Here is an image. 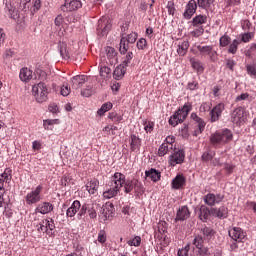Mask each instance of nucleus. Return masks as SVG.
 <instances>
[{
	"label": "nucleus",
	"instance_id": "obj_1",
	"mask_svg": "<svg viewBox=\"0 0 256 256\" xmlns=\"http://www.w3.org/2000/svg\"><path fill=\"white\" fill-rule=\"evenodd\" d=\"M231 141H233V132L227 128L218 130L210 135V143L213 147H221L231 143Z\"/></svg>",
	"mask_w": 256,
	"mask_h": 256
},
{
	"label": "nucleus",
	"instance_id": "obj_2",
	"mask_svg": "<svg viewBox=\"0 0 256 256\" xmlns=\"http://www.w3.org/2000/svg\"><path fill=\"white\" fill-rule=\"evenodd\" d=\"M193 111V104L185 103L182 108H179L169 119V125L172 127H177L178 123H183L187 117H189V113Z\"/></svg>",
	"mask_w": 256,
	"mask_h": 256
},
{
	"label": "nucleus",
	"instance_id": "obj_3",
	"mask_svg": "<svg viewBox=\"0 0 256 256\" xmlns=\"http://www.w3.org/2000/svg\"><path fill=\"white\" fill-rule=\"evenodd\" d=\"M32 95L37 103H45L48 99L49 89H47V85L43 82L34 84L32 86Z\"/></svg>",
	"mask_w": 256,
	"mask_h": 256
},
{
	"label": "nucleus",
	"instance_id": "obj_4",
	"mask_svg": "<svg viewBox=\"0 0 256 256\" xmlns=\"http://www.w3.org/2000/svg\"><path fill=\"white\" fill-rule=\"evenodd\" d=\"M99 209V204H89L84 203L77 213V219H82L84 215L88 214L90 219H97V210Z\"/></svg>",
	"mask_w": 256,
	"mask_h": 256
},
{
	"label": "nucleus",
	"instance_id": "obj_5",
	"mask_svg": "<svg viewBox=\"0 0 256 256\" xmlns=\"http://www.w3.org/2000/svg\"><path fill=\"white\" fill-rule=\"evenodd\" d=\"M41 193H43L42 185H38L34 190L28 192L24 197L26 205H37V203L41 202L43 199Z\"/></svg>",
	"mask_w": 256,
	"mask_h": 256
},
{
	"label": "nucleus",
	"instance_id": "obj_6",
	"mask_svg": "<svg viewBox=\"0 0 256 256\" xmlns=\"http://www.w3.org/2000/svg\"><path fill=\"white\" fill-rule=\"evenodd\" d=\"M131 191H135V193H145V187H143V183L135 178L126 180L124 183V193L129 194Z\"/></svg>",
	"mask_w": 256,
	"mask_h": 256
},
{
	"label": "nucleus",
	"instance_id": "obj_7",
	"mask_svg": "<svg viewBox=\"0 0 256 256\" xmlns=\"http://www.w3.org/2000/svg\"><path fill=\"white\" fill-rule=\"evenodd\" d=\"M111 21L106 17H102L98 20L96 33L99 37H105L111 31Z\"/></svg>",
	"mask_w": 256,
	"mask_h": 256
},
{
	"label": "nucleus",
	"instance_id": "obj_8",
	"mask_svg": "<svg viewBox=\"0 0 256 256\" xmlns=\"http://www.w3.org/2000/svg\"><path fill=\"white\" fill-rule=\"evenodd\" d=\"M197 50L199 51L200 55H202V57H209L210 61L213 63L217 61L218 54L213 45H198Z\"/></svg>",
	"mask_w": 256,
	"mask_h": 256
},
{
	"label": "nucleus",
	"instance_id": "obj_9",
	"mask_svg": "<svg viewBox=\"0 0 256 256\" xmlns=\"http://www.w3.org/2000/svg\"><path fill=\"white\" fill-rule=\"evenodd\" d=\"M190 119H192V121H194V123H196L197 128L194 130V137H198V135H201V133H203V131H205V127L207 125V122H205V120H203V118L199 117V115H197V113L192 112L190 115Z\"/></svg>",
	"mask_w": 256,
	"mask_h": 256
},
{
	"label": "nucleus",
	"instance_id": "obj_10",
	"mask_svg": "<svg viewBox=\"0 0 256 256\" xmlns=\"http://www.w3.org/2000/svg\"><path fill=\"white\" fill-rule=\"evenodd\" d=\"M190 119H192V121H194V123H196L197 128L194 130V137H198V135H201V133H203V131H205V127L207 125V122H205V120H203V118L199 117V115H197V113L192 112L190 115Z\"/></svg>",
	"mask_w": 256,
	"mask_h": 256
},
{
	"label": "nucleus",
	"instance_id": "obj_11",
	"mask_svg": "<svg viewBox=\"0 0 256 256\" xmlns=\"http://www.w3.org/2000/svg\"><path fill=\"white\" fill-rule=\"evenodd\" d=\"M125 181H127L125 178V174L121 172H116L110 178V187H115L116 189L121 191V188H123L125 185Z\"/></svg>",
	"mask_w": 256,
	"mask_h": 256
},
{
	"label": "nucleus",
	"instance_id": "obj_12",
	"mask_svg": "<svg viewBox=\"0 0 256 256\" xmlns=\"http://www.w3.org/2000/svg\"><path fill=\"white\" fill-rule=\"evenodd\" d=\"M81 7H83L81 0H64V4L61 6V11L64 13L78 11Z\"/></svg>",
	"mask_w": 256,
	"mask_h": 256
},
{
	"label": "nucleus",
	"instance_id": "obj_13",
	"mask_svg": "<svg viewBox=\"0 0 256 256\" xmlns=\"http://www.w3.org/2000/svg\"><path fill=\"white\" fill-rule=\"evenodd\" d=\"M224 199L225 195L221 193L216 195L213 193H208L204 198V202L209 207H215V205H219V203H221V201H223Z\"/></svg>",
	"mask_w": 256,
	"mask_h": 256
},
{
	"label": "nucleus",
	"instance_id": "obj_14",
	"mask_svg": "<svg viewBox=\"0 0 256 256\" xmlns=\"http://www.w3.org/2000/svg\"><path fill=\"white\" fill-rule=\"evenodd\" d=\"M223 111H225V104L219 103L214 106L210 111V123H217L219 119H221V115H223Z\"/></svg>",
	"mask_w": 256,
	"mask_h": 256
},
{
	"label": "nucleus",
	"instance_id": "obj_15",
	"mask_svg": "<svg viewBox=\"0 0 256 256\" xmlns=\"http://www.w3.org/2000/svg\"><path fill=\"white\" fill-rule=\"evenodd\" d=\"M231 121L235 125H241L245 121V108L237 107L231 113Z\"/></svg>",
	"mask_w": 256,
	"mask_h": 256
},
{
	"label": "nucleus",
	"instance_id": "obj_16",
	"mask_svg": "<svg viewBox=\"0 0 256 256\" xmlns=\"http://www.w3.org/2000/svg\"><path fill=\"white\" fill-rule=\"evenodd\" d=\"M141 145H143L141 138L136 134H131L129 137L130 151H132V153H139V151H141Z\"/></svg>",
	"mask_w": 256,
	"mask_h": 256
},
{
	"label": "nucleus",
	"instance_id": "obj_17",
	"mask_svg": "<svg viewBox=\"0 0 256 256\" xmlns=\"http://www.w3.org/2000/svg\"><path fill=\"white\" fill-rule=\"evenodd\" d=\"M197 1L195 0H190L186 6H185V11L182 14L183 17L189 21V19H191L193 17V15H195V13H197Z\"/></svg>",
	"mask_w": 256,
	"mask_h": 256
},
{
	"label": "nucleus",
	"instance_id": "obj_18",
	"mask_svg": "<svg viewBox=\"0 0 256 256\" xmlns=\"http://www.w3.org/2000/svg\"><path fill=\"white\" fill-rule=\"evenodd\" d=\"M229 237L233 239V241H237L238 243L243 242V239L247 237V233L243 231L240 227H234L231 230H229Z\"/></svg>",
	"mask_w": 256,
	"mask_h": 256
},
{
	"label": "nucleus",
	"instance_id": "obj_19",
	"mask_svg": "<svg viewBox=\"0 0 256 256\" xmlns=\"http://www.w3.org/2000/svg\"><path fill=\"white\" fill-rule=\"evenodd\" d=\"M183 161H185V151L179 150L170 156L169 164L175 167V165H181Z\"/></svg>",
	"mask_w": 256,
	"mask_h": 256
},
{
	"label": "nucleus",
	"instance_id": "obj_20",
	"mask_svg": "<svg viewBox=\"0 0 256 256\" xmlns=\"http://www.w3.org/2000/svg\"><path fill=\"white\" fill-rule=\"evenodd\" d=\"M104 55L107 57L108 59V63L110 65H117V50H115V48L111 47V46H107L104 50Z\"/></svg>",
	"mask_w": 256,
	"mask_h": 256
},
{
	"label": "nucleus",
	"instance_id": "obj_21",
	"mask_svg": "<svg viewBox=\"0 0 256 256\" xmlns=\"http://www.w3.org/2000/svg\"><path fill=\"white\" fill-rule=\"evenodd\" d=\"M12 170L6 168L2 174H0V191H5V183H11L13 176L11 175Z\"/></svg>",
	"mask_w": 256,
	"mask_h": 256
},
{
	"label": "nucleus",
	"instance_id": "obj_22",
	"mask_svg": "<svg viewBox=\"0 0 256 256\" xmlns=\"http://www.w3.org/2000/svg\"><path fill=\"white\" fill-rule=\"evenodd\" d=\"M53 211V204L49 202H43L39 204L32 215H37V213H41V215H47V213H51Z\"/></svg>",
	"mask_w": 256,
	"mask_h": 256
},
{
	"label": "nucleus",
	"instance_id": "obj_23",
	"mask_svg": "<svg viewBox=\"0 0 256 256\" xmlns=\"http://www.w3.org/2000/svg\"><path fill=\"white\" fill-rule=\"evenodd\" d=\"M212 217H217L218 219H227L229 215V209L225 206L219 208H211Z\"/></svg>",
	"mask_w": 256,
	"mask_h": 256
},
{
	"label": "nucleus",
	"instance_id": "obj_24",
	"mask_svg": "<svg viewBox=\"0 0 256 256\" xmlns=\"http://www.w3.org/2000/svg\"><path fill=\"white\" fill-rule=\"evenodd\" d=\"M81 202L79 200H75L69 208L66 210V217L73 218L81 211Z\"/></svg>",
	"mask_w": 256,
	"mask_h": 256
},
{
	"label": "nucleus",
	"instance_id": "obj_25",
	"mask_svg": "<svg viewBox=\"0 0 256 256\" xmlns=\"http://www.w3.org/2000/svg\"><path fill=\"white\" fill-rule=\"evenodd\" d=\"M89 78L85 75H77L72 77L71 83H72V88L73 89H79L84 85V83H87V80Z\"/></svg>",
	"mask_w": 256,
	"mask_h": 256
},
{
	"label": "nucleus",
	"instance_id": "obj_26",
	"mask_svg": "<svg viewBox=\"0 0 256 256\" xmlns=\"http://www.w3.org/2000/svg\"><path fill=\"white\" fill-rule=\"evenodd\" d=\"M185 183H187L185 176H183V174H178L171 182L172 189H181L185 187Z\"/></svg>",
	"mask_w": 256,
	"mask_h": 256
},
{
	"label": "nucleus",
	"instance_id": "obj_27",
	"mask_svg": "<svg viewBox=\"0 0 256 256\" xmlns=\"http://www.w3.org/2000/svg\"><path fill=\"white\" fill-rule=\"evenodd\" d=\"M191 217V212L189 211V207L182 206L177 214H176V221H185Z\"/></svg>",
	"mask_w": 256,
	"mask_h": 256
},
{
	"label": "nucleus",
	"instance_id": "obj_28",
	"mask_svg": "<svg viewBox=\"0 0 256 256\" xmlns=\"http://www.w3.org/2000/svg\"><path fill=\"white\" fill-rule=\"evenodd\" d=\"M145 175L148 179H151L154 183L161 180V172L156 170L155 168H151L150 170L145 171Z\"/></svg>",
	"mask_w": 256,
	"mask_h": 256
},
{
	"label": "nucleus",
	"instance_id": "obj_29",
	"mask_svg": "<svg viewBox=\"0 0 256 256\" xmlns=\"http://www.w3.org/2000/svg\"><path fill=\"white\" fill-rule=\"evenodd\" d=\"M200 233H202V239H204V241H211V239L215 237V230L211 227L205 226L201 228Z\"/></svg>",
	"mask_w": 256,
	"mask_h": 256
},
{
	"label": "nucleus",
	"instance_id": "obj_30",
	"mask_svg": "<svg viewBox=\"0 0 256 256\" xmlns=\"http://www.w3.org/2000/svg\"><path fill=\"white\" fill-rule=\"evenodd\" d=\"M20 81L27 83V81H31L33 79V71L27 67H24L20 70Z\"/></svg>",
	"mask_w": 256,
	"mask_h": 256
},
{
	"label": "nucleus",
	"instance_id": "obj_31",
	"mask_svg": "<svg viewBox=\"0 0 256 256\" xmlns=\"http://www.w3.org/2000/svg\"><path fill=\"white\" fill-rule=\"evenodd\" d=\"M99 189V180L92 179L86 184V190L90 195H95Z\"/></svg>",
	"mask_w": 256,
	"mask_h": 256
},
{
	"label": "nucleus",
	"instance_id": "obj_32",
	"mask_svg": "<svg viewBox=\"0 0 256 256\" xmlns=\"http://www.w3.org/2000/svg\"><path fill=\"white\" fill-rule=\"evenodd\" d=\"M189 50V40H183L178 43L177 53L180 57H185Z\"/></svg>",
	"mask_w": 256,
	"mask_h": 256
},
{
	"label": "nucleus",
	"instance_id": "obj_33",
	"mask_svg": "<svg viewBox=\"0 0 256 256\" xmlns=\"http://www.w3.org/2000/svg\"><path fill=\"white\" fill-rule=\"evenodd\" d=\"M205 23H207V15L203 14L196 15L191 21L194 27H203Z\"/></svg>",
	"mask_w": 256,
	"mask_h": 256
},
{
	"label": "nucleus",
	"instance_id": "obj_34",
	"mask_svg": "<svg viewBox=\"0 0 256 256\" xmlns=\"http://www.w3.org/2000/svg\"><path fill=\"white\" fill-rule=\"evenodd\" d=\"M46 229L48 237H55V221L52 218L46 219Z\"/></svg>",
	"mask_w": 256,
	"mask_h": 256
},
{
	"label": "nucleus",
	"instance_id": "obj_35",
	"mask_svg": "<svg viewBox=\"0 0 256 256\" xmlns=\"http://www.w3.org/2000/svg\"><path fill=\"white\" fill-rule=\"evenodd\" d=\"M118 188H115V186H110V188H107L106 191L103 192L104 199H113V197H117L119 195Z\"/></svg>",
	"mask_w": 256,
	"mask_h": 256
},
{
	"label": "nucleus",
	"instance_id": "obj_36",
	"mask_svg": "<svg viewBox=\"0 0 256 256\" xmlns=\"http://www.w3.org/2000/svg\"><path fill=\"white\" fill-rule=\"evenodd\" d=\"M126 73H127V67L120 64L115 68L113 75L115 79L119 80L125 77Z\"/></svg>",
	"mask_w": 256,
	"mask_h": 256
},
{
	"label": "nucleus",
	"instance_id": "obj_37",
	"mask_svg": "<svg viewBox=\"0 0 256 256\" xmlns=\"http://www.w3.org/2000/svg\"><path fill=\"white\" fill-rule=\"evenodd\" d=\"M59 123L58 119H47L43 121V127L45 131H53V126Z\"/></svg>",
	"mask_w": 256,
	"mask_h": 256
},
{
	"label": "nucleus",
	"instance_id": "obj_38",
	"mask_svg": "<svg viewBox=\"0 0 256 256\" xmlns=\"http://www.w3.org/2000/svg\"><path fill=\"white\" fill-rule=\"evenodd\" d=\"M111 109H113V104L111 102H106L100 109H98L97 113L102 117V115H105V113H107V111H111Z\"/></svg>",
	"mask_w": 256,
	"mask_h": 256
},
{
	"label": "nucleus",
	"instance_id": "obj_39",
	"mask_svg": "<svg viewBox=\"0 0 256 256\" xmlns=\"http://www.w3.org/2000/svg\"><path fill=\"white\" fill-rule=\"evenodd\" d=\"M239 45H241V40L234 39L231 42V44L229 45L228 53H231L232 55H235V53H237V49H238Z\"/></svg>",
	"mask_w": 256,
	"mask_h": 256
},
{
	"label": "nucleus",
	"instance_id": "obj_40",
	"mask_svg": "<svg viewBox=\"0 0 256 256\" xmlns=\"http://www.w3.org/2000/svg\"><path fill=\"white\" fill-rule=\"evenodd\" d=\"M171 146H169L167 143L163 142L161 146L158 149V155L159 157H165L167 155L168 151H171Z\"/></svg>",
	"mask_w": 256,
	"mask_h": 256
},
{
	"label": "nucleus",
	"instance_id": "obj_41",
	"mask_svg": "<svg viewBox=\"0 0 256 256\" xmlns=\"http://www.w3.org/2000/svg\"><path fill=\"white\" fill-rule=\"evenodd\" d=\"M119 51H120L121 55H125V53H127V51H129V43L127 40H125V37H122L120 40Z\"/></svg>",
	"mask_w": 256,
	"mask_h": 256
},
{
	"label": "nucleus",
	"instance_id": "obj_42",
	"mask_svg": "<svg viewBox=\"0 0 256 256\" xmlns=\"http://www.w3.org/2000/svg\"><path fill=\"white\" fill-rule=\"evenodd\" d=\"M211 215V209L204 207L200 209V219L201 221H207L209 219V216Z\"/></svg>",
	"mask_w": 256,
	"mask_h": 256
},
{
	"label": "nucleus",
	"instance_id": "obj_43",
	"mask_svg": "<svg viewBox=\"0 0 256 256\" xmlns=\"http://www.w3.org/2000/svg\"><path fill=\"white\" fill-rule=\"evenodd\" d=\"M190 63L192 65V67L195 69V71H197V73H203L204 68H203V65H201L200 61L191 59Z\"/></svg>",
	"mask_w": 256,
	"mask_h": 256
},
{
	"label": "nucleus",
	"instance_id": "obj_44",
	"mask_svg": "<svg viewBox=\"0 0 256 256\" xmlns=\"http://www.w3.org/2000/svg\"><path fill=\"white\" fill-rule=\"evenodd\" d=\"M213 3V0H197L196 4L200 9H209L211 7V4Z\"/></svg>",
	"mask_w": 256,
	"mask_h": 256
},
{
	"label": "nucleus",
	"instance_id": "obj_45",
	"mask_svg": "<svg viewBox=\"0 0 256 256\" xmlns=\"http://www.w3.org/2000/svg\"><path fill=\"white\" fill-rule=\"evenodd\" d=\"M205 33V28L203 26H196V29L190 32L192 37H201Z\"/></svg>",
	"mask_w": 256,
	"mask_h": 256
},
{
	"label": "nucleus",
	"instance_id": "obj_46",
	"mask_svg": "<svg viewBox=\"0 0 256 256\" xmlns=\"http://www.w3.org/2000/svg\"><path fill=\"white\" fill-rule=\"evenodd\" d=\"M213 157H215V151L207 150L202 155V161H204V162L211 161L213 159Z\"/></svg>",
	"mask_w": 256,
	"mask_h": 256
},
{
	"label": "nucleus",
	"instance_id": "obj_47",
	"mask_svg": "<svg viewBox=\"0 0 256 256\" xmlns=\"http://www.w3.org/2000/svg\"><path fill=\"white\" fill-rule=\"evenodd\" d=\"M204 241L205 239L203 238V236L198 235L194 238L193 245L196 246V249H201L203 247Z\"/></svg>",
	"mask_w": 256,
	"mask_h": 256
},
{
	"label": "nucleus",
	"instance_id": "obj_48",
	"mask_svg": "<svg viewBox=\"0 0 256 256\" xmlns=\"http://www.w3.org/2000/svg\"><path fill=\"white\" fill-rule=\"evenodd\" d=\"M131 61H133V52H128L123 58L121 65H123L124 67H129Z\"/></svg>",
	"mask_w": 256,
	"mask_h": 256
},
{
	"label": "nucleus",
	"instance_id": "obj_49",
	"mask_svg": "<svg viewBox=\"0 0 256 256\" xmlns=\"http://www.w3.org/2000/svg\"><path fill=\"white\" fill-rule=\"evenodd\" d=\"M97 241L101 245L107 243V233L105 232V230H100L99 231Z\"/></svg>",
	"mask_w": 256,
	"mask_h": 256
},
{
	"label": "nucleus",
	"instance_id": "obj_50",
	"mask_svg": "<svg viewBox=\"0 0 256 256\" xmlns=\"http://www.w3.org/2000/svg\"><path fill=\"white\" fill-rule=\"evenodd\" d=\"M127 244L129 247H139V245H141V237L136 236L133 239L128 240Z\"/></svg>",
	"mask_w": 256,
	"mask_h": 256
},
{
	"label": "nucleus",
	"instance_id": "obj_51",
	"mask_svg": "<svg viewBox=\"0 0 256 256\" xmlns=\"http://www.w3.org/2000/svg\"><path fill=\"white\" fill-rule=\"evenodd\" d=\"M108 118L114 121V123H121V121H123V116L117 114L116 112L109 113Z\"/></svg>",
	"mask_w": 256,
	"mask_h": 256
},
{
	"label": "nucleus",
	"instance_id": "obj_52",
	"mask_svg": "<svg viewBox=\"0 0 256 256\" xmlns=\"http://www.w3.org/2000/svg\"><path fill=\"white\" fill-rule=\"evenodd\" d=\"M254 37L255 33L253 32L244 33L242 34V38L240 41H242V43H249V41H251V39H253Z\"/></svg>",
	"mask_w": 256,
	"mask_h": 256
},
{
	"label": "nucleus",
	"instance_id": "obj_53",
	"mask_svg": "<svg viewBox=\"0 0 256 256\" xmlns=\"http://www.w3.org/2000/svg\"><path fill=\"white\" fill-rule=\"evenodd\" d=\"M102 213L105 215V217L113 213V203H106V205L102 208Z\"/></svg>",
	"mask_w": 256,
	"mask_h": 256
},
{
	"label": "nucleus",
	"instance_id": "obj_54",
	"mask_svg": "<svg viewBox=\"0 0 256 256\" xmlns=\"http://www.w3.org/2000/svg\"><path fill=\"white\" fill-rule=\"evenodd\" d=\"M219 43L220 47H227V45L231 43V37L223 35L222 37H220Z\"/></svg>",
	"mask_w": 256,
	"mask_h": 256
},
{
	"label": "nucleus",
	"instance_id": "obj_55",
	"mask_svg": "<svg viewBox=\"0 0 256 256\" xmlns=\"http://www.w3.org/2000/svg\"><path fill=\"white\" fill-rule=\"evenodd\" d=\"M136 47L141 51L147 49V40L145 38H140L136 43Z\"/></svg>",
	"mask_w": 256,
	"mask_h": 256
},
{
	"label": "nucleus",
	"instance_id": "obj_56",
	"mask_svg": "<svg viewBox=\"0 0 256 256\" xmlns=\"http://www.w3.org/2000/svg\"><path fill=\"white\" fill-rule=\"evenodd\" d=\"M47 220L46 219H43L40 223H39V225H37V231L39 232V233H47Z\"/></svg>",
	"mask_w": 256,
	"mask_h": 256
},
{
	"label": "nucleus",
	"instance_id": "obj_57",
	"mask_svg": "<svg viewBox=\"0 0 256 256\" xmlns=\"http://www.w3.org/2000/svg\"><path fill=\"white\" fill-rule=\"evenodd\" d=\"M190 250H191V246L187 244L184 248L178 249L177 256H189Z\"/></svg>",
	"mask_w": 256,
	"mask_h": 256
},
{
	"label": "nucleus",
	"instance_id": "obj_58",
	"mask_svg": "<svg viewBox=\"0 0 256 256\" xmlns=\"http://www.w3.org/2000/svg\"><path fill=\"white\" fill-rule=\"evenodd\" d=\"M100 75L103 77V79H107L109 75H111V68L107 66H103L100 68Z\"/></svg>",
	"mask_w": 256,
	"mask_h": 256
},
{
	"label": "nucleus",
	"instance_id": "obj_59",
	"mask_svg": "<svg viewBox=\"0 0 256 256\" xmlns=\"http://www.w3.org/2000/svg\"><path fill=\"white\" fill-rule=\"evenodd\" d=\"M137 37H138V34L135 33V32H132L130 34H128L126 37H125V40L130 43L131 45H133V43H135V41H137Z\"/></svg>",
	"mask_w": 256,
	"mask_h": 256
},
{
	"label": "nucleus",
	"instance_id": "obj_60",
	"mask_svg": "<svg viewBox=\"0 0 256 256\" xmlns=\"http://www.w3.org/2000/svg\"><path fill=\"white\" fill-rule=\"evenodd\" d=\"M71 93V87H69V84H63L61 87V95L63 97L69 96Z\"/></svg>",
	"mask_w": 256,
	"mask_h": 256
},
{
	"label": "nucleus",
	"instance_id": "obj_61",
	"mask_svg": "<svg viewBox=\"0 0 256 256\" xmlns=\"http://www.w3.org/2000/svg\"><path fill=\"white\" fill-rule=\"evenodd\" d=\"M241 27L243 31H251V27H253V24L249 20H242Z\"/></svg>",
	"mask_w": 256,
	"mask_h": 256
},
{
	"label": "nucleus",
	"instance_id": "obj_62",
	"mask_svg": "<svg viewBox=\"0 0 256 256\" xmlns=\"http://www.w3.org/2000/svg\"><path fill=\"white\" fill-rule=\"evenodd\" d=\"M166 8L168 9V15H175V3L168 1Z\"/></svg>",
	"mask_w": 256,
	"mask_h": 256
},
{
	"label": "nucleus",
	"instance_id": "obj_63",
	"mask_svg": "<svg viewBox=\"0 0 256 256\" xmlns=\"http://www.w3.org/2000/svg\"><path fill=\"white\" fill-rule=\"evenodd\" d=\"M246 71L248 75H251L252 77H256V67L255 65H247Z\"/></svg>",
	"mask_w": 256,
	"mask_h": 256
},
{
	"label": "nucleus",
	"instance_id": "obj_64",
	"mask_svg": "<svg viewBox=\"0 0 256 256\" xmlns=\"http://www.w3.org/2000/svg\"><path fill=\"white\" fill-rule=\"evenodd\" d=\"M198 250L201 256H211V251L208 247L202 246L201 248H198Z\"/></svg>",
	"mask_w": 256,
	"mask_h": 256
}]
</instances>
